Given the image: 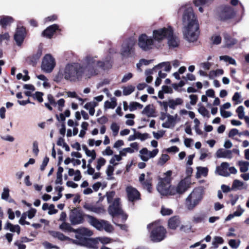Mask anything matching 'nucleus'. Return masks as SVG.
I'll use <instances>...</instances> for the list:
<instances>
[{
	"label": "nucleus",
	"instance_id": "obj_14",
	"mask_svg": "<svg viewBox=\"0 0 249 249\" xmlns=\"http://www.w3.org/2000/svg\"><path fill=\"white\" fill-rule=\"evenodd\" d=\"M235 15L233 8L229 6L221 7L219 17L221 20H227L232 18Z\"/></svg>",
	"mask_w": 249,
	"mask_h": 249
},
{
	"label": "nucleus",
	"instance_id": "obj_25",
	"mask_svg": "<svg viewBox=\"0 0 249 249\" xmlns=\"http://www.w3.org/2000/svg\"><path fill=\"white\" fill-rule=\"evenodd\" d=\"M58 29V26L57 24H53L48 27L45 30L43 33L42 35L47 38H51L56 30Z\"/></svg>",
	"mask_w": 249,
	"mask_h": 249
},
{
	"label": "nucleus",
	"instance_id": "obj_1",
	"mask_svg": "<svg viewBox=\"0 0 249 249\" xmlns=\"http://www.w3.org/2000/svg\"><path fill=\"white\" fill-rule=\"evenodd\" d=\"M110 58L102 60L96 55L85 56L81 63L68 64L60 70L54 77V81L60 82L64 78L71 82H77L83 78L88 80L100 74L102 71L110 69L112 67Z\"/></svg>",
	"mask_w": 249,
	"mask_h": 249
},
{
	"label": "nucleus",
	"instance_id": "obj_37",
	"mask_svg": "<svg viewBox=\"0 0 249 249\" xmlns=\"http://www.w3.org/2000/svg\"><path fill=\"white\" fill-rule=\"evenodd\" d=\"M224 243V239L220 236H215L212 241V246L211 249H217L219 245L222 244Z\"/></svg>",
	"mask_w": 249,
	"mask_h": 249
},
{
	"label": "nucleus",
	"instance_id": "obj_43",
	"mask_svg": "<svg viewBox=\"0 0 249 249\" xmlns=\"http://www.w3.org/2000/svg\"><path fill=\"white\" fill-rule=\"evenodd\" d=\"M59 228L64 231L73 232V230H75V229L71 227L70 224L65 222H63V223L59 226Z\"/></svg>",
	"mask_w": 249,
	"mask_h": 249
},
{
	"label": "nucleus",
	"instance_id": "obj_44",
	"mask_svg": "<svg viewBox=\"0 0 249 249\" xmlns=\"http://www.w3.org/2000/svg\"><path fill=\"white\" fill-rule=\"evenodd\" d=\"M106 160L103 158V157H100L97 159V163L96 165L95 166L96 169L99 171L102 167L104 166L106 164Z\"/></svg>",
	"mask_w": 249,
	"mask_h": 249
},
{
	"label": "nucleus",
	"instance_id": "obj_12",
	"mask_svg": "<svg viewBox=\"0 0 249 249\" xmlns=\"http://www.w3.org/2000/svg\"><path fill=\"white\" fill-rule=\"evenodd\" d=\"M55 65L54 59L50 54H46L42 60V70L47 73H50L53 70Z\"/></svg>",
	"mask_w": 249,
	"mask_h": 249
},
{
	"label": "nucleus",
	"instance_id": "obj_53",
	"mask_svg": "<svg viewBox=\"0 0 249 249\" xmlns=\"http://www.w3.org/2000/svg\"><path fill=\"white\" fill-rule=\"evenodd\" d=\"M212 43L214 45H218L221 42V37L219 35H214L211 38Z\"/></svg>",
	"mask_w": 249,
	"mask_h": 249
},
{
	"label": "nucleus",
	"instance_id": "obj_13",
	"mask_svg": "<svg viewBox=\"0 0 249 249\" xmlns=\"http://www.w3.org/2000/svg\"><path fill=\"white\" fill-rule=\"evenodd\" d=\"M69 218L71 224L73 225L80 224L84 222L83 213L77 208H74L71 211Z\"/></svg>",
	"mask_w": 249,
	"mask_h": 249
},
{
	"label": "nucleus",
	"instance_id": "obj_28",
	"mask_svg": "<svg viewBox=\"0 0 249 249\" xmlns=\"http://www.w3.org/2000/svg\"><path fill=\"white\" fill-rule=\"evenodd\" d=\"M155 109L152 105L146 106L142 112V114L148 117H153L155 116Z\"/></svg>",
	"mask_w": 249,
	"mask_h": 249
},
{
	"label": "nucleus",
	"instance_id": "obj_41",
	"mask_svg": "<svg viewBox=\"0 0 249 249\" xmlns=\"http://www.w3.org/2000/svg\"><path fill=\"white\" fill-rule=\"evenodd\" d=\"M208 172V169L207 167H197L196 176L198 178L201 176L206 177Z\"/></svg>",
	"mask_w": 249,
	"mask_h": 249
},
{
	"label": "nucleus",
	"instance_id": "obj_50",
	"mask_svg": "<svg viewBox=\"0 0 249 249\" xmlns=\"http://www.w3.org/2000/svg\"><path fill=\"white\" fill-rule=\"evenodd\" d=\"M225 43L227 46H229L233 45L236 43V40L231 38V37L227 34L224 36Z\"/></svg>",
	"mask_w": 249,
	"mask_h": 249
},
{
	"label": "nucleus",
	"instance_id": "obj_24",
	"mask_svg": "<svg viewBox=\"0 0 249 249\" xmlns=\"http://www.w3.org/2000/svg\"><path fill=\"white\" fill-rule=\"evenodd\" d=\"M216 156L217 158H226L231 159L232 158V151L223 148H220L216 152Z\"/></svg>",
	"mask_w": 249,
	"mask_h": 249
},
{
	"label": "nucleus",
	"instance_id": "obj_36",
	"mask_svg": "<svg viewBox=\"0 0 249 249\" xmlns=\"http://www.w3.org/2000/svg\"><path fill=\"white\" fill-rule=\"evenodd\" d=\"M247 185H244V183L239 180L235 179L232 183L231 189L232 190L237 189L241 190L243 189H246Z\"/></svg>",
	"mask_w": 249,
	"mask_h": 249
},
{
	"label": "nucleus",
	"instance_id": "obj_33",
	"mask_svg": "<svg viewBox=\"0 0 249 249\" xmlns=\"http://www.w3.org/2000/svg\"><path fill=\"white\" fill-rule=\"evenodd\" d=\"M97 106V104L94 102H90L86 103L84 106V108L89 110V114L91 116H93L95 113L94 108Z\"/></svg>",
	"mask_w": 249,
	"mask_h": 249
},
{
	"label": "nucleus",
	"instance_id": "obj_45",
	"mask_svg": "<svg viewBox=\"0 0 249 249\" xmlns=\"http://www.w3.org/2000/svg\"><path fill=\"white\" fill-rule=\"evenodd\" d=\"M198 106L199 107L198 108V112L203 117L209 118L210 115L209 111L200 104H198Z\"/></svg>",
	"mask_w": 249,
	"mask_h": 249
},
{
	"label": "nucleus",
	"instance_id": "obj_10",
	"mask_svg": "<svg viewBox=\"0 0 249 249\" xmlns=\"http://www.w3.org/2000/svg\"><path fill=\"white\" fill-rule=\"evenodd\" d=\"M120 200V199L119 198H116L114 199L112 205H110L108 208V213L112 216L121 214L123 219L125 220L127 218V216L123 214Z\"/></svg>",
	"mask_w": 249,
	"mask_h": 249
},
{
	"label": "nucleus",
	"instance_id": "obj_18",
	"mask_svg": "<svg viewBox=\"0 0 249 249\" xmlns=\"http://www.w3.org/2000/svg\"><path fill=\"white\" fill-rule=\"evenodd\" d=\"M25 29L23 27L17 28L14 35V39L18 45H21L25 37Z\"/></svg>",
	"mask_w": 249,
	"mask_h": 249
},
{
	"label": "nucleus",
	"instance_id": "obj_2",
	"mask_svg": "<svg viewBox=\"0 0 249 249\" xmlns=\"http://www.w3.org/2000/svg\"><path fill=\"white\" fill-rule=\"evenodd\" d=\"M183 12L182 22L183 34L185 39L189 42H194L198 36V24L193 8L189 5L182 6L178 13Z\"/></svg>",
	"mask_w": 249,
	"mask_h": 249
},
{
	"label": "nucleus",
	"instance_id": "obj_54",
	"mask_svg": "<svg viewBox=\"0 0 249 249\" xmlns=\"http://www.w3.org/2000/svg\"><path fill=\"white\" fill-rule=\"evenodd\" d=\"M240 244V241H237L235 239H231L229 241V246L233 249H236L238 248Z\"/></svg>",
	"mask_w": 249,
	"mask_h": 249
},
{
	"label": "nucleus",
	"instance_id": "obj_23",
	"mask_svg": "<svg viewBox=\"0 0 249 249\" xmlns=\"http://www.w3.org/2000/svg\"><path fill=\"white\" fill-rule=\"evenodd\" d=\"M168 44L170 48H174L178 45L179 40L178 38L174 34L173 28L171 30V34L168 35L167 38Z\"/></svg>",
	"mask_w": 249,
	"mask_h": 249
},
{
	"label": "nucleus",
	"instance_id": "obj_6",
	"mask_svg": "<svg viewBox=\"0 0 249 249\" xmlns=\"http://www.w3.org/2000/svg\"><path fill=\"white\" fill-rule=\"evenodd\" d=\"M120 53L124 59L135 58L136 56L135 40L132 38L125 40L121 45Z\"/></svg>",
	"mask_w": 249,
	"mask_h": 249
},
{
	"label": "nucleus",
	"instance_id": "obj_20",
	"mask_svg": "<svg viewBox=\"0 0 249 249\" xmlns=\"http://www.w3.org/2000/svg\"><path fill=\"white\" fill-rule=\"evenodd\" d=\"M129 200L134 201L140 199V194L138 190L132 186H128L126 189Z\"/></svg>",
	"mask_w": 249,
	"mask_h": 249
},
{
	"label": "nucleus",
	"instance_id": "obj_57",
	"mask_svg": "<svg viewBox=\"0 0 249 249\" xmlns=\"http://www.w3.org/2000/svg\"><path fill=\"white\" fill-rule=\"evenodd\" d=\"M161 213L162 215H169L173 213V211L169 208L162 207L161 209Z\"/></svg>",
	"mask_w": 249,
	"mask_h": 249
},
{
	"label": "nucleus",
	"instance_id": "obj_34",
	"mask_svg": "<svg viewBox=\"0 0 249 249\" xmlns=\"http://www.w3.org/2000/svg\"><path fill=\"white\" fill-rule=\"evenodd\" d=\"M156 71L157 70H161L162 68L163 70L166 72H169L171 69V66L169 62H165L161 63L154 67Z\"/></svg>",
	"mask_w": 249,
	"mask_h": 249
},
{
	"label": "nucleus",
	"instance_id": "obj_29",
	"mask_svg": "<svg viewBox=\"0 0 249 249\" xmlns=\"http://www.w3.org/2000/svg\"><path fill=\"white\" fill-rule=\"evenodd\" d=\"M180 221L179 218L178 216H175L169 219L168 221V226L169 228L175 230L179 225Z\"/></svg>",
	"mask_w": 249,
	"mask_h": 249
},
{
	"label": "nucleus",
	"instance_id": "obj_46",
	"mask_svg": "<svg viewBox=\"0 0 249 249\" xmlns=\"http://www.w3.org/2000/svg\"><path fill=\"white\" fill-rule=\"evenodd\" d=\"M154 71H156L154 68L152 69H149L145 71V74L146 76V81L148 83H150L153 80V77L151 76V74H153Z\"/></svg>",
	"mask_w": 249,
	"mask_h": 249
},
{
	"label": "nucleus",
	"instance_id": "obj_48",
	"mask_svg": "<svg viewBox=\"0 0 249 249\" xmlns=\"http://www.w3.org/2000/svg\"><path fill=\"white\" fill-rule=\"evenodd\" d=\"M169 159V156L167 154H162L161 157L160 158L158 164L160 166L164 164Z\"/></svg>",
	"mask_w": 249,
	"mask_h": 249
},
{
	"label": "nucleus",
	"instance_id": "obj_32",
	"mask_svg": "<svg viewBox=\"0 0 249 249\" xmlns=\"http://www.w3.org/2000/svg\"><path fill=\"white\" fill-rule=\"evenodd\" d=\"M13 22V19L9 16H1L0 19V25L5 28L7 26Z\"/></svg>",
	"mask_w": 249,
	"mask_h": 249
},
{
	"label": "nucleus",
	"instance_id": "obj_38",
	"mask_svg": "<svg viewBox=\"0 0 249 249\" xmlns=\"http://www.w3.org/2000/svg\"><path fill=\"white\" fill-rule=\"evenodd\" d=\"M52 236L54 237L57 238L61 241L68 240L71 242V238L65 236L62 233L58 231H54L52 232Z\"/></svg>",
	"mask_w": 249,
	"mask_h": 249
},
{
	"label": "nucleus",
	"instance_id": "obj_21",
	"mask_svg": "<svg viewBox=\"0 0 249 249\" xmlns=\"http://www.w3.org/2000/svg\"><path fill=\"white\" fill-rule=\"evenodd\" d=\"M42 53L41 48H39L36 53L33 55L29 56L26 59V62L31 65L35 66L39 61Z\"/></svg>",
	"mask_w": 249,
	"mask_h": 249
},
{
	"label": "nucleus",
	"instance_id": "obj_49",
	"mask_svg": "<svg viewBox=\"0 0 249 249\" xmlns=\"http://www.w3.org/2000/svg\"><path fill=\"white\" fill-rule=\"evenodd\" d=\"M110 129L112 131L113 135L116 136L119 132L120 126L117 123H113L111 124Z\"/></svg>",
	"mask_w": 249,
	"mask_h": 249
},
{
	"label": "nucleus",
	"instance_id": "obj_47",
	"mask_svg": "<svg viewBox=\"0 0 249 249\" xmlns=\"http://www.w3.org/2000/svg\"><path fill=\"white\" fill-rule=\"evenodd\" d=\"M143 105L136 102H133L130 103L129 106V109L130 111H133L138 108H142Z\"/></svg>",
	"mask_w": 249,
	"mask_h": 249
},
{
	"label": "nucleus",
	"instance_id": "obj_63",
	"mask_svg": "<svg viewBox=\"0 0 249 249\" xmlns=\"http://www.w3.org/2000/svg\"><path fill=\"white\" fill-rule=\"evenodd\" d=\"M133 77V74L129 72L124 74L121 80L122 83H125Z\"/></svg>",
	"mask_w": 249,
	"mask_h": 249
},
{
	"label": "nucleus",
	"instance_id": "obj_51",
	"mask_svg": "<svg viewBox=\"0 0 249 249\" xmlns=\"http://www.w3.org/2000/svg\"><path fill=\"white\" fill-rule=\"evenodd\" d=\"M236 112L240 119H243L245 116L244 107L242 106H239L236 109Z\"/></svg>",
	"mask_w": 249,
	"mask_h": 249
},
{
	"label": "nucleus",
	"instance_id": "obj_60",
	"mask_svg": "<svg viewBox=\"0 0 249 249\" xmlns=\"http://www.w3.org/2000/svg\"><path fill=\"white\" fill-rule=\"evenodd\" d=\"M92 212L97 214H102L105 213V210L103 207L94 206L92 209Z\"/></svg>",
	"mask_w": 249,
	"mask_h": 249
},
{
	"label": "nucleus",
	"instance_id": "obj_27",
	"mask_svg": "<svg viewBox=\"0 0 249 249\" xmlns=\"http://www.w3.org/2000/svg\"><path fill=\"white\" fill-rule=\"evenodd\" d=\"M87 170L84 172L85 174L92 176L93 179H97L100 178L101 174L99 172H95V169L91 165H87Z\"/></svg>",
	"mask_w": 249,
	"mask_h": 249
},
{
	"label": "nucleus",
	"instance_id": "obj_42",
	"mask_svg": "<svg viewBox=\"0 0 249 249\" xmlns=\"http://www.w3.org/2000/svg\"><path fill=\"white\" fill-rule=\"evenodd\" d=\"M135 87L132 85H128L123 87V94L124 96L131 94L135 90Z\"/></svg>",
	"mask_w": 249,
	"mask_h": 249
},
{
	"label": "nucleus",
	"instance_id": "obj_16",
	"mask_svg": "<svg viewBox=\"0 0 249 249\" xmlns=\"http://www.w3.org/2000/svg\"><path fill=\"white\" fill-rule=\"evenodd\" d=\"M189 185L190 183L187 180H181L176 187L174 186L172 187V195L184 193L189 187Z\"/></svg>",
	"mask_w": 249,
	"mask_h": 249
},
{
	"label": "nucleus",
	"instance_id": "obj_30",
	"mask_svg": "<svg viewBox=\"0 0 249 249\" xmlns=\"http://www.w3.org/2000/svg\"><path fill=\"white\" fill-rule=\"evenodd\" d=\"M4 228L5 230H10L11 232H16L18 235L20 234V228L18 225H13L9 222H7Z\"/></svg>",
	"mask_w": 249,
	"mask_h": 249
},
{
	"label": "nucleus",
	"instance_id": "obj_55",
	"mask_svg": "<svg viewBox=\"0 0 249 249\" xmlns=\"http://www.w3.org/2000/svg\"><path fill=\"white\" fill-rule=\"evenodd\" d=\"M28 217V214L27 212L24 213L22 214L21 217L19 220V223L21 225H30V223L29 222L26 221L25 219Z\"/></svg>",
	"mask_w": 249,
	"mask_h": 249
},
{
	"label": "nucleus",
	"instance_id": "obj_61",
	"mask_svg": "<svg viewBox=\"0 0 249 249\" xmlns=\"http://www.w3.org/2000/svg\"><path fill=\"white\" fill-rule=\"evenodd\" d=\"M220 112L221 116L225 118H228L231 116L232 115V113L231 112L225 111V110L223 109V108L220 109Z\"/></svg>",
	"mask_w": 249,
	"mask_h": 249
},
{
	"label": "nucleus",
	"instance_id": "obj_26",
	"mask_svg": "<svg viewBox=\"0 0 249 249\" xmlns=\"http://www.w3.org/2000/svg\"><path fill=\"white\" fill-rule=\"evenodd\" d=\"M177 115L175 116L168 114L167 115V121L162 124V126L164 128H170L174 126L175 124Z\"/></svg>",
	"mask_w": 249,
	"mask_h": 249
},
{
	"label": "nucleus",
	"instance_id": "obj_31",
	"mask_svg": "<svg viewBox=\"0 0 249 249\" xmlns=\"http://www.w3.org/2000/svg\"><path fill=\"white\" fill-rule=\"evenodd\" d=\"M73 232H77L80 234L85 236L87 238L88 237L91 236L93 234V232L89 230L88 228H86L84 227L75 229V230H73Z\"/></svg>",
	"mask_w": 249,
	"mask_h": 249
},
{
	"label": "nucleus",
	"instance_id": "obj_64",
	"mask_svg": "<svg viewBox=\"0 0 249 249\" xmlns=\"http://www.w3.org/2000/svg\"><path fill=\"white\" fill-rule=\"evenodd\" d=\"M36 213V209L34 208H31L28 212H27L28 214V217L29 219L33 218Z\"/></svg>",
	"mask_w": 249,
	"mask_h": 249
},
{
	"label": "nucleus",
	"instance_id": "obj_8",
	"mask_svg": "<svg viewBox=\"0 0 249 249\" xmlns=\"http://www.w3.org/2000/svg\"><path fill=\"white\" fill-rule=\"evenodd\" d=\"M138 45L144 51H148L152 49L154 47H158L153 38L145 34H142L139 36Z\"/></svg>",
	"mask_w": 249,
	"mask_h": 249
},
{
	"label": "nucleus",
	"instance_id": "obj_5",
	"mask_svg": "<svg viewBox=\"0 0 249 249\" xmlns=\"http://www.w3.org/2000/svg\"><path fill=\"white\" fill-rule=\"evenodd\" d=\"M147 229L150 231V238L153 242H159L166 237L165 229L157 222H153L147 225Z\"/></svg>",
	"mask_w": 249,
	"mask_h": 249
},
{
	"label": "nucleus",
	"instance_id": "obj_39",
	"mask_svg": "<svg viewBox=\"0 0 249 249\" xmlns=\"http://www.w3.org/2000/svg\"><path fill=\"white\" fill-rule=\"evenodd\" d=\"M238 165L240 167L241 172L245 173L248 171L249 167V162L246 161L240 160L238 162Z\"/></svg>",
	"mask_w": 249,
	"mask_h": 249
},
{
	"label": "nucleus",
	"instance_id": "obj_4",
	"mask_svg": "<svg viewBox=\"0 0 249 249\" xmlns=\"http://www.w3.org/2000/svg\"><path fill=\"white\" fill-rule=\"evenodd\" d=\"M203 190L201 188H196L186 197L185 205L189 210H193L199 204L203 197Z\"/></svg>",
	"mask_w": 249,
	"mask_h": 249
},
{
	"label": "nucleus",
	"instance_id": "obj_35",
	"mask_svg": "<svg viewBox=\"0 0 249 249\" xmlns=\"http://www.w3.org/2000/svg\"><path fill=\"white\" fill-rule=\"evenodd\" d=\"M182 103V99L179 98L175 100L170 99L168 101V106L170 108L174 109L177 106L181 105Z\"/></svg>",
	"mask_w": 249,
	"mask_h": 249
},
{
	"label": "nucleus",
	"instance_id": "obj_62",
	"mask_svg": "<svg viewBox=\"0 0 249 249\" xmlns=\"http://www.w3.org/2000/svg\"><path fill=\"white\" fill-rule=\"evenodd\" d=\"M96 240L103 244H108L110 243L111 241V239L109 238L106 237H98Z\"/></svg>",
	"mask_w": 249,
	"mask_h": 249
},
{
	"label": "nucleus",
	"instance_id": "obj_3",
	"mask_svg": "<svg viewBox=\"0 0 249 249\" xmlns=\"http://www.w3.org/2000/svg\"><path fill=\"white\" fill-rule=\"evenodd\" d=\"M171 171H168L163 175V177L159 178L157 186V189L161 195H172V187L171 185L172 180Z\"/></svg>",
	"mask_w": 249,
	"mask_h": 249
},
{
	"label": "nucleus",
	"instance_id": "obj_17",
	"mask_svg": "<svg viewBox=\"0 0 249 249\" xmlns=\"http://www.w3.org/2000/svg\"><path fill=\"white\" fill-rule=\"evenodd\" d=\"M144 174H142L139 177V181L143 188L146 189L149 193L151 192V180L152 178L150 177V174L147 173L146 178H145Z\"/></svg>",
	"mask_w": 249,
	"mask_h": 249
},
{
	"label": "nucleus",
	"instance_id": "obj_59",
	"mask_svg": "<svg viewBox=\"0 0 249 249\" xmlns=\"http://www.w3.org/2000/svg\"><path fill=\"white\" fill-rule=\"evenodd\" d=\"M10 36L8 33H2L0 35V43L3 41H6L9 40Z\"/></svg>",
	"mask_w": 249,
	"mask_h": 249
},
{
	"label": "nucleus",
	"instance_id": "obj_52",
	"mask_svg": "<svg viewBox=\"0 0 249 249\" xmlns=\"http://www.w3.org/2000/svg\"><path fill=\"white\" fill-rule=\"evenodd\" d=\"M126 118H131L130 120H126L125 124L126 125L129 126H132L134 124V122L132 120L135 118V116L133 114H127L125 115Z\"/></svg>",
	"mask_w": 249,
	"mask_h": 249
},
{
	"label": "nucleus",
	"instance_id": "obj_56",
	"mask_svg": "<svg viewBox=\"0 0 249 249\" xmlns=\"http://www.w3.org/2000/svg\"><path fill=\"white\" fill-rule=\"evenodd\" d=\"M9 196V189L7 187H4L3 189V192L1 194V198L2 199L5 200H8Z\"/></svg>",
	"mask_w": 249,
	"mask_h": 249
},
{
	"label": "nucleus",
	"instance_id": "obj_7",
	"mask_svg": "<svg viewBox=\"0 0 249 249\" xmlns=\"http://www.w3.org/2000/svg\"><path fill=\"white\" fill-rule=\"evenodd\" d=\"M89 222L99 231L105 230L107 232H111L113 230V226L107 221L98 220L92 216L88 215Z\"/></svg>",
	"mask_w": 249,
	"mask_h": 249
},
{
	"label": "nucleus",
	"instance_id": "obj_11",
	"mask_svg": "<svg viewBox=\"0 0 249 249\" xmlns=\"http://www.w3.org/2000/svg\"><path fill=\"white\" fill-rule=\"evenodd\" d=\"M75 237L76 239L71 238V242L80 246H88L91 244H96L97 242L94 239L88 238L85 236L80 234L77 232H75Z\"/></svg>",
	"mask_w": 249,
	"mask_h": 249
},
{
	"label": "nucleus",
	"instance_id": "obj_19",
	"mask_svg": "<svg viewBox=\"0 0 249 249\" xmlns=\"http://www.w3.org/2000/svg\"><path fill=\"white\" fill-rule=\"evenodd\" d=\"M230 164L226 162H223L220 166H217L215 173L220 176L228 177L230 174L228 172V168Z\"/></svg>",
	"mask_w": 249,
	"mask_h": 249
},
{
	"label": "nucleus",
	"instance_id": "obj_40",
	"mask_svg": "<svg viewBox=\"0 0 249 249\" xmlns=\"http://www.w3.org/2000/svg\"><path fill=\"white\" fill-rule=\"evenodd\" d=\"M117 105V103L115 98L111 99V101H107L105 102L104 107L105 109L111 108L114 109Z\"/></svg>",
	"mask_w": 249,
	"mask_h": 249
},
{
	"label": "nucleus",
	"instance_id": "obj_15",
	"mask_svg": "<svg viewBox=\"0 0 249 249\" xmlns=\"http://www.w3.org/2000/svg\"><path fill=\"white\" fill-rule=\"evenodd\" d=\"M159 153V149L156 148L152 151H148L146 148H143L140 151V157L143 161H147L149 159L154 158Z\"/></svg>",
	"mask_w": 249,
	"mask_h": 249
},
{
	"label": "nucleus",
	"instance_id": "obj_22",
	"mask_svg": "<svg viewBox=\"0 0 249 249\" xmlns=\"http://www.w3.org/2000/svg\"><path fill=\"white\" fill-rule=\"evenodd\" d=\"M208 213L205 211H200L196 213L192 218V221L194 223H203L207 218Z\"/></svg>",
	"mask_w": 249,
	"mask_h": 249
},
{
	"label": "nucleus",
	"instance_id": "obj_58",
	"mask_svg": "<svg viewBox=\"0 0 249 249\" xmlns=\"http://www.w3.org/2000/svg\"><path fill=\"white\" fill-rule=\"evenodd\" d=\"M241 96L240 93L236 92L232 96V100L236 102V104L242 103V100H240Z\"/></svg>",
	"mask_w": 249,
	"mask_h": 249
},
{
	"label": "nucleus",
	"instance_id": "obj_9",
	"mask_svg": "<svg viewBox=\"0 0 249 249\" xmlns=\"http://www.w3.org/2000/svg\"><path fill=\"white\" fill-rule=\"evenodd\" d=\"M172 27L170 26L163 27L153 31V39L155 43L156 42H160L165 38H167L168 35L171 34Z\"/></svg>",
	"mask_w": 249,
	"mask_h": 249
}]
</instances>
